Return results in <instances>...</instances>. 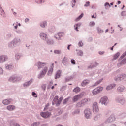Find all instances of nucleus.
I'll return each mask as SVG.
<instances>
[{"instance_id": "obj_1", "label": "nucleus", "mask_w": 126, "mask_h": 126, "mask_svg": "<svg viewBox=\"0 0 126 126\" xmlns=\"http://www.w3.org/2000/svg\"><path fill=\"white\" fill-rule=\"evenodd\" d=\"M48 71V67L45 66L44 67L43 70L40 72L39 74L38 75V78L39 79H41V78H43L45 75H46V74L47 73V72Z\"/></svg>"}, {"instance_id": "obj_2", "label": "nucleus", "mask_w": 126, "mask_h": 126, "mask_svg": "<svg viewBox=\"0 0 126 126\" xmlns=\"http://www.w3.org/2000/svg\"><path fill=\"white\" fill-rule=\"evenodd\" d=\"M51 113L49 111L42 112L40 113V116L44 118V119H48L51 117Z\"/></svg>"}, {"instance_id": "obj_3", "label": "nucleus", "mask_w": 126, "mask_h": 126, "mask_svg": "<svg viewBox=\"0 0 126 126\" xmlns=\"http://www.w3.org/2000/svg\"><path fill=\"white\" fill-rule=\"evenodd\" d=\"M99 103H101L102 105L107 106L108 105V97L107 96H103L99 100Z\"/></svg>"}, {"instance_id": "obj_4", "label": "nucleus", "mask_w": 126, "mask_h": 126, "mask_svg": "<svg viewBox=\"0 0 126 126\" xmlns=\"http://www.w3.org/2000/svg\"><path fill=\"white\" fill-rule=\"evenodd\" d=\"M8 80L10 82H17V81L21 80V78L17 76H12L9 78Z\"/></svg>"}, {"instance_id": "obj_5", "label": "nucleus", "mask_w": 126, "mask_h": 126, "mask_svg": "<svg viewBox=\"0 0 126 126\" xmlns=\"http://www.w3.org/2000/svg\"><path fill=\"white\" fill-rule=\"evenodd\" d=\"M84 114H85V117L86 118V119H90V115H91L90 109H86L84 111Z\"/></svg>"}, {"instance_id": "obj_6", "label": "nucleus", "mask_w": 126, "mask_h": 126, "mask_svg": "<svg viewBox=\"0 0 126 126\" xmlns=\"http://www.w3.org/2000/svg\"><path fill=\"white\" fill-rule=\"evenodd\" d=\"M82 97H83V93H81L73 97L72 99L73 101L75 103V102H77V101H78L80 98H82Z\"/></svg>"}, {"instance_id": "obj_7", "label": "nucleus", "mask_w": 126, "mask_h": 126, "mask_svg": "<svg viewBox=\"0 0 126 126\" xmlns=\"http://www.w3.org/2000/svg\"><path fill=\"white\" fill-rule=\"evenodd\" d=\"M8 60V57L5 55H2L0 56V63H4Z\"/></svg>"}, {"instance_id": "obj_8", "label": "nucleus", "mask_w": 126, "mask_h": 126, "mask_svg": "<svg viewBox=\"0 0 126 126\" xmlns=\"http://www.w3.org/2000/svg\"><path fill=\"white\" fill-rule=\"evenodd\" d=\"M116 120V118H115V115H111L105 121L106 124H109V123H113Z\"/></svg>"}, {"instance_id": "obj_9", "label": "nucleus", "mask_w": 126, "mask_h": 126, "mask_svg": "<svg viewBox=\"0 0 126 126\" xmlns=\"http://www.w3.org/2000/svg\"><path fill=\"white\" fill-rule=\"evenodd\" d=\"M116 101L117 103H119V104H121V105H124V104L126 103V100H125V99L121 97H117L116 98Z\"/></svg>"}, {"instance_id": "obj_10", "label": "nucleus", "mask_w": 126, "mask_h": 126, "mask_svg": "<svg viewBox=\"0 0 126 126\" xmlns=\"http://www.w3.org/2000/svg\"><path fill=\"white\" fill-rule=\"evenodd\" d=\"M93 111L94 113H97V112H99V108L98 107V103H97V102L94 103Z\"/></svg>"}, {"instance_id": "obj_11", "label": "nucleus", "mask_w": 126, "mask_h": 126, "mask_svg": "<svg viewBox=\"0 0 126 126\" xmlns=\"http://www.w3.org/2000/svg\"><path fill=\"white\" fill-rule=\"evenodd\" d=\"M68 58L66 57H64L62 61V63L64 65V66H67L68 65Z\"/></svg>"}, {"instance_id": "obj_12", "label": "nucleus", "mask_w": 126, "mask_h": 126, "mask_svg": "<svg viewBox=\"0 0 126 126\" xmlns=\"http://www.w3.org/2000/svg\"><path fill=\"white\" fill-rule=\"evenodd\" d=\"M56 36H55V38H56V39L57 40H62L63 38V36H64V33L59 32Z\"/></svg>"}, {"instance_id": "obj_13", "label": "nucleus", "mask_w": 126, "mask_h": 126, "mask_svg": "<svg viewBox=\"0 0 126 126\" xmlns=\"http://www.w3.org/2000/svg\"><path fill=\"white\" fill-rule=\"evenodd\" d=\"M32 83H33V79H31L30 80L24 83L23 84V86L24 87H25V88L28 87L29 86L31 85V84H32Z\"/></svg>"}, {"instance_id": "obj_14", "label": "nucleus", "mask_w": 126, "mask_h": 126, "mask_svg": "<svg viewBox=\"0 0 126 126\" xmlns=\"http://www.w3.org/2000/svg\"><path fill=\"white\" fill-rule=\"evenodd\" d=\"M12 41L14 42V44L16 46H19L20 45V42H21V40L18 38H15Z\"/></svg>"}, {"instance_id": "obj_15", "label": "nucleus", "mask_w": 126, "mask_h": 126, "mask_svg": "<svg viewBox=\"0 0 126 126\" xmlns=\"http://www.w3.org/2000/svg\"><path fill=\"white\" fill-rule=\"evenodd\" d=\"M82 23H77L76 24H75L74 25V30L77 31V32H78V31H79V30H78L79 28H80V27L81 26Z\"/></svg>"}, {"instance_id": "obj_16", "label": "nucleus", "mask_w": 126, "mask_h": 126, "mask_svg": "<svg viewBox=\"0 0 126 126\" xmlns=\"http://www.w3.org/2000/svg\"><path fill=\"white\" fill-rule=\"evenodd\" d=\"M15 47L16 46L12 40L8 44V49H14Z\"/></svg>"}, {"instance_id": "obj_17", "label": "nucleus", "mask_w": 126, "mask_h": 126, "mask_svg": "<svg viewBox=\"0 0 126 126\" xmlns=\"http://www.w3.org/2000/svg\"><path fill=\"white\" fill-rule=\"evenodd\" d=\"M13 100L12 98H10L9 99H5L2 101V103L3 105H9L11 102H12Z\"/></svg>"}, {"instance_id": "obj_18", "label": "nucleus", "mask_w": 126, "mask_h": 126, "mask_svg": "<svg viewBox=\"0 0 126 126\" xmlns=\"http://www.w3.org/2000/svg\"><path fill=\"white\" fill-rule=\"evenodd\" d=\"M61 71V70H57L54 77L55 79L61 78V76L62 75Z\"/></svg>"}, {"instance_id": "obj_19", "label": "nucleus", "mask_w": 126, "mask_h": 126, "mask_svg": "<svg viewBox=\"0 0 126 126\" xmlns=\"http://www.w3.org/2000/svg\"><path fill=\"white\" fill-rule=\"evenodd\" d=\"M90 101V99L89 98H84V99L82 100L81 102H82V104H83V105L84 106L85 105H87L88 103H89Z\"/></svg>"}, {"instance_id": "obj_20", "label": "nucleus", "mask_w": 126, "mask_h": 126, "mask_svg": "<svg viewBox=\"0 0 126 126\" xmlns=\"http://www.w3.org/2000/svg\"><path fill=\"white\" fill-rule=\"evenodd\" d=\"M40 38L43 40L44 41H47V34L44 33H41L39 34Z\"/></svg>"}, {"instance_id": "obj_21", "label": "nucleus", "mask_w": 126, "mask_h": 126, "mask_svg": "<svg viewBox=\"0 0 126 126\" xmlns=\"http://www.w3.org/2000/svg\"><path fill=\"white\" fill-rule=\"evenodd\" d=\"M35 65L37 66L38 69H40V68H43L44 67V65H42V62L41 61H38L35 64Z\"/></svg>"}, {"instance_id": "obj_22", "label": "nucleus", "mask_w": 126, "mask_h": 126, "mask_svg": "<svg viewBox=\"0 0 126 126\" xmlns=\"http://www.w3.org/2000/svg\"><path fill=\"white\" fill-rule=\"evenodd\" d=\"M126 74H119L117 75V77L119 79V80H123L125 78H126Z\"/></svg>"}, {"instance_id": "obj_23", "label": "nucleus", "mask_w": 126, "mask_h": 126, "mask_svg": "<svg viewBox=\"0 0 126 126\" xmlns=\"http://www.w3.org/2000/svg\"><path fill=\"white\" fill-rule=\"evenodd\" d=\"M5 68H6V69H8V70H11V69H13V68H14V66L11 64H7L5 65Z\"/></svg>"}, {"instance_id": "obj_24", "label": "nucleus", "mask_w": 126, "mask_h": 126, "mask_svg": "<svg viewBox=\"0 0 126 126\" xmlns=\"http://www.w3.org/2000/svg\"><path fill=\"white\" fill-rule=\"evenodd\" d=\"M6 109L8 110V111H13V110H15V106L10 105L8 106Z\"/></svg>"}, {"instance_id": "obj_25", "label": "nucleus", "mask_w": 126, "mask_h": 126, "mask_svg": "<svg viewBox=\"0 0 126 126\" xmlns=\"http://www.w3.org/2000/svg\"><path fill=\"white\" fill-rule=\"evenodd\" d=\"M12 38V34L9 33L6 34L5 36V39L6 40H10Z\"/></svg>"}, {"instance_id": "obj_26", "label": "nucleus", "mask_w": 126, "mask_h": 126, "mask_svg": "<svg viewBox=\"0 0 126 126\" xmlns=\"http://www.w3.org/2000/svg\"><path fill=\"white\" fill-rule=\"evenodd\" d=\"M74 78V75H71L69 77H66L65 78L66 82H68V81H70V80H72V79H73Z\"/></svg>"}, {"instance_id": "obj_27", "label": "nucleus", "mask_w": 126, "mask_h": 126, "mask_svg": "<svg viewBox=\"0 0 126 126\" xmlns=\"http://www.w3.org/2000/svg\"><path fill=\"white\" fill-rule=\"evenodd\" d=\"M125 90V87L124 86H120L117 88L118 92H123Z\"/></svg>"}, {"instance_id": "obj_28", "label": "nucleus", "mask_w": 126, "mask_h": 126, "mask_svg": "<svg viewBox=\"0 0 126 126\" xmlns=\"http://www.w3.org/2000/svg\"><path fill=\"white\" fill-rule=\"evenodd\" d=\"M54 71V68L53 67H51L48 71L47 75L48 76H51L52 75V73H53V72Z\"/></svg>"}, {"instance_id": "obj_29", "label": "nucleus", "mask_w": 126, "mask_h": 126, "mask_svg": "<svg viewBox=\"0 0 126 126\" xmlns=\"http://www.w3.org/2000/svg\"><path fill=\"white\" fill-rule=\"evenodd\" d=\"M35 2L38 4H42V3H44V2H46V0H36Z\"/></svg>"}, {"instance_id": "obj_30", "label": "nucleus", "mask_w": 126, "mask_h": 126, "mask_svg": "<svg viewBox=\"0 0 126 126\" xmlns=\"http://www.w3.org/2000/svg\"><path fill=\"white\" fill-rule=\"evenodd\" d=\"M119 116L121 119H125V118L126 117V112L120 113Z\"/></svg>"}, {"instance_id": "obj_31", "label": "nucleus", "mask_w": 126, "mask_h": 126, "mask_svg": "<svg viewBox=\"0 0 126 126\" xmlns=\"http://www.w3.org/2000/svg\"><path fill=\"white\" fill-rule=\"evenodd\" d=\"M83 15H84V14L82 13L78 17L75 19V21H79V20H80V19L83 17Z\"/></svg>"}, {"instance_id": "obj_32", "label": "nucleus", "mask_w": 126, "mask_h": 126, "mask_svg": "<svg viewBox=\"0 0 126 126\" xmlns=\"http://www.w3.org/2000/svg\"><path fill=\"white\" fill-rule=\"evenodd\" d=\"M120 56V52L116 53L113 56V60H117Z\"/></svg>"}, {"instance_id": "obj_33", "label": "nucleus", "mask_w": 126, "mask_h": 126, "mask_svg": "<svg viewBox=\"0 0 126 126\" xmlns=\"http://www.w3.org/2000/svg\"><path fill=\"white\" fill-rule=\"evenodd\" d=\"M125 63H126V57L124 58L119 62V64L120 65H122V64H125Z\"/></svg>"}, {"instance_id": "obj_34", "label": "nucleus", "mask_w": 126, "mask_h": 126, "mask_svg": "<svg viewBox=\"0 0 126 126\" xmlns=\"http://www.w3.org/2000/svg\"><path fill=\"white\" fill-rule=\"evenodd\" d=\"M49 31L51 33H54L56 31V28L54 26H52L49 28Z\"/></svg>"}, {"instance_id": "obj_35", "label": "nucleus", "mask_w": 126, "mask_h": 126, "mask_svg": "<svg viewBox=\"0 0 126 126\" xmlns=\"http://www.w3.org/2000/svg\"><path fill=\"white\" fill-rule=\"evenodd\" d=\"M102 117V114H98L96 116H95L94 120V121H98L99 119H100Z\"/></svg>"}, {"instance_id": "obj_36", "label": "nucleus", "mask_w": 126, "mask_h": 126, "mask_svg": "<svg viewBox=\"0 0 126 126\" xmlns=\"http://www.w3.org/2000/svg\"><path fill=\"white\" fill-rule=\"evenodd\" d=\"M40 25L42 27V28H45V27H46V26L47 25V22H42L41 23H40Z\"/></svg>"}, {"instance_id": "obj_37", "label": "nucleus", "mask_w": 126, "mask_h": 126, "mask_svg": "<svg viewBox=\"0 0 126 126\" xmlns=\"http://www.w3.org/2000/svg\"><path fill=\"white\" fill-rule=\"evenodd\" d=\"M81 89L79 87H76L73 90V92H75V93H78V92H79L80 91Z\"/></svg>"}, {"instance_id": "obj_38", "label": "nucleus", "mask_w": 126, "mask_h": 126, "mask_svg": "<svg viewBox=\"0 0 126 126\" xmlns=\"http://www.w3.org/2000/svg\"><path fill=\"white\" fill-rule=\"evenodd\" d=\"M94 89H95V90H96L98 93H100V92L103 90V87H98Z\"/></svg>"}, {"instance_id": "obj_39", "label": "nucleus", "mask_w": 126, "mask_h": 126, "mask_svg": "<svg viewBox=\"0 0 126 126\" xmlns=\"http://www.w3.org/2000/svg\"><path fill=\"white\" fill-rule=\"evenodd\" d=\"M83 106L84 105L81 101L78 102L76 105L77 108H81V107H83Z\"/></svg>"}, {"instance_id": "obj_40", "label": "nucleus", "mask_w": 126, "mask_h": 126, "mask_svg": "<svg viewBox=\"0 0 126 126\" xmlns=\"http://www.w3.org/2000/svg\"><path fill=\"white\" fill-rule=\"evenodd\" d=\"M70 99V96L68 97L67 98H65L63 101V105H66V103L68 102V100Z\"/></svg>"}, {"instance_id": "obj_41", "label": "nucleus", "mask_w": 126, "mask_h": 126, "mask_svg": "<svg viewBox=\"0 0 126 126\" xmlns=\"http://www.w3.org/2000/svg\"><path fill=\"white\" fill-rule=\"evenodd\" d=\"M97 30L99 34H101V33L102 34V33H104V31L99 27L97 28Z\"/></svg>"}, {"instance_id": "obj_42", "label": "nucleus", "mask_w": 126, "mask_h": 126, "mask_svg": "<svg viewBox=\"0 0 126 126\" xmlns=\"http://www.w3.org/2000/svg\"><path fill=\"white\" fill-rule=\"evenodd\" d=\"M47 45H53L54 44V40L49 39L47 41Z\"/></svg>"}, {"instance_id": "obj_43", "label": "nucleus", "mask_w": 126, "mask_h": 126, "mask_svg": "<svg viewBox=\"0 0 126 126\" xmlns=\"http://www.w3.org/2000/svg\"><path fill=\"white\" fill-rule=\"evenodd\" d=\"M89 83V82H87L86 80H85L82 82L81 85L82 86L84 87L85 86L87 85Z\"/></svg>"}, {"instance_id": "obj_44", "label": "nucleus", "mask_w": 126, "mask_h": 126, "mask_svg": "<svg viewBox=\"0 0 126 126\" xmlns=\"http://www.w3.org/2000/svg\"><path fill=\"white\" fill-rule=\"evenodd\" d=\"M77 55L80 57H82V56H83V51H82L81 50H79L78 52H77Z\"/></svg>"}, {"instance_id": "obj_45", "label": "nucleus", "mask_w": 126, "mask_h": 126, "mask_svg": "<svg viewBox=\"0 0 126 126\" xmlns=\"http://www.w3.org/2000/svg\"><path fill=\"white\" fill-rule=\"evenodd\" d=\"M95 25H96V23H95V22L94 21L90 22L89 23V26H90L91 27L95 26Z\"/></svg>"}, {"instance_id": "obj_46", "label": "nucleus", "mask_w": 126, "mask_h": 126, "mask_svg": "<svg viewBox=\"0 0 126 126\" xmlns=\"http://www.w3.org/2000/svg\"><path fill=\"white\" fill-rule=\"evenodd\" d=\"M80 113V109H76L74 112H73L72 114L73 115H74L75 114H79Z\"/></svg>"}, {"instance_id": "obj_47", "label": "nucleus", "mask_w": 126, "mask_h": 126, "mask_svg": "<svg viewBox=\"0 0 126 126\" xmlns=\"http://www.w3.org/2000/svg\"><path fill=\"white\" fill-rule=\"evenodd\" d=\"M54 54H57V55H61V51L59 50H55L54 51Z\"/></svg>"}, {"instance_id": "obj_48", "label": "nucleus", "mask_w": 126, "mask_h": 126, "mask_svg": "<svg viewBox=\"0 0 126 126\" xmlns=\"http://www.w3.org/2000/svg\"><path fill=\"white\" fill-rule=\"evenodd\" d=\"M84 6H85V7H88V6H90V1L86 2V3L84 5Z\"/></svg>"}, {"instance_id": "obj_49", "label": "nucleus", "mask_w": 126, "mask_h": 126, "mask_svg": "<svg viewBox=\"0 0 126 126\" xmlns=\"http://www.w3.org/2000/svg\"><path fill=\"white\" fill-rule=\"evenodd\" d=\"M62 103V101H60L59 99L57 100L56 101V107H59L61 105V103Z\"/></svg>"}, {"instance_id": "obj_50", "label": "nucleus", "mask_w": 126, "mask_h": 126, "mask_svg": "<svg viewBox=\"0 0 126 126\" xmlns=\"http://www.w3.org/2000/svg\"><path fill=\"white\" fill-rule=\"evenodd\" d=\"M41 88L42 89H43V90L45 91V90H46V88H47V84H44L42 85Z\"/></svg>"}, {"instance_id": "obj_51", "label": "nucleus", "mask_w": 126, "mask_h": 126, "mask_svg": "<svg viewBox=\"0 0 126 126\" xmlns=\"http://www.w3.org/2000/svg\"><path fill=\"white\" fill-rule=\"evenodd\" d=\"M32 96H33V97H34L35 98H37L38 97V95H37V94L35 93V92H32Z\"/></svg>"}, {"instance_id": "obj_52", "label": "nucleus", "mask_w": 126, "mask_h": 126, "mask_svg": "<svg viewBox=\"0 0 126 126\" xmlns=\"http://www.w3.org/2000/svg\"><path fill=\"white\" fill-rule=\"evenodd\" d=\"M111 89H113V86L112 85H109L106 87V90H111Z\"/></svg>"}, {"instance_id": "obj_53", "label": "nucleus", "mask_w": 126, "mask_h": 126, "mask_svg": "<svg viewBox=\"0 0 126 126\" xmlns=\"http://www.w3.org/2000/svg\"><path fill=\"white\" fill-rule=\"evenodd\" d=\"M92 93H93V95H97V94H98V93H99L97 92V91L96 90H95V89H94Z\"/></svg>"}, {"instance_id": "obj_54", "label": "nucleus", "mask_w": 126, "mask_h": 126, "mask_svg": "<svg viewBox=\"0 0 126 126\" xmlns=\"http://www.w3.org/2000/svg\"><path fill=\"white\" fill-rule=\"evenodd\" d=\"M16 32L17 33V34H23V31H22L21 30L16 31Z\"/></svg>"}, {"instance_id": "obj_55", "label": "nucleus", "mask_w": 126, "mask_h": 126, "mask_svg": "<svg viewBox=\"0 0 126 126\" xmlns=\"http://www.w3.org/2000/svg\"><path fill=\"white\" fill-rule=\"evenodd\" d=\"M49 106H50V104L49 103H47V104L45 105L44 111H46V110H48V107Z\"/></svg>"}, {"instance_id": "obj_56", "label": "nucleus", "mask_w": 126, "mask_h": 126, "mask_svg": "<svg viewBox=\"0 0 126 126\" xmlns=\"http://www.w3.org/2000/svg\"><path fill=\"white\" fill-rule=\"evenodd\" d=\"M100 84V82L97 81H96L94 84L93 85H92V87H94V86H97V85Z\"/></svg>"}, {"instance_id": "obj_57", "label": "nucleus", "mask_w": 126, "mask_h": 126, "mask_svg": "<svg viewBox=\"0 0 126 126\" xmlns=\"http://www.w3.org/2000/svg\"><path fill=\"white\" fill-rule=\"evenodd\" d=\"M71 63L72 64H73V65L76 64V62H75V60L74 59L71 60Z\"/></svg>"}, {"instance_id": "obj_58", "label": "nucleus", "mask_w": 126, "mask_h": 126, "mask_svg": "<svg viewBox=\"0 0 126 126\" xmlns=\"http://www.w3.org/2000/svg\"><path fill=\"white\" fill-rule=\"evenodd\" d=\"M98 65H99V63L95 62V63L93 65V67H96L98 66Z\"/></svg>"}, {"instance_id": "obj_59", "label": "nucleus", "mask_w": 126, "mask_h": 126, "mask_svg": "<svg viewBox=\"0 0 126 126\" xmlns=\"http://www.w3.org/2000/svg\"><path fill=\"white\" fill-rule=\"evenodd\" d=\"M125 56H126L125 55V54L124 53H123V54L121 56V57L119 59V61H121V60H123Z\"/></svg>"}, {"instance_id": "obj_60", "label": "nucleus", "mask_w": 126, "mask_h": 126, "mask_svg": "<svg viewBox=\"0 0 126 126\" xmlns=\"http://www.w3.org/2000/svg\"><path fill=\"white\" fill-rule=\"evenodd\" d=\"M125 56H126L125 55V54L124 53H123V54L121 56V57L119 59V61H121V60H123Z\"/></svg>"}, {"instance_id": "obj_61", "label": "nucleus", "mask_w": 126, "mask_h": 126, "mask_svg": "<svg viewBox=\"0 0 126 126\" xmlns=\"http://www.w3.org/2000/svg\"><path fill=\"white\" fill-rule=\"evenodd\" d=\"M122 16H126V11H123L121 13Z\"/></svg>"}, {"instance_id": "obj_62", "label": "nucleus", "mask_w": 126, "mask_h": 126, "mask_svg": "<svg viewBox=\"0 0 126 126\" xmlns=\"http://www.w3.org/2000/svg\"><path fill=\"white\" fill-rule=\"evenodd\" d=\"M78 46L79 47H83V43L82 41H79L78 43Z\"/></svg>"}, {"instance_id": "obj_63", "label": "nucleus", "mask_w": 126, "mask_h": 126, "mask_svg": "<svg viewBox=\"0 0 126 126\" xmlns=\"http://www.w3.org/2000/svg\"><path fill=\"white\" fill-rule=\"evenodd\" d=\"M39 124H40V123H39V122H34L33 123L32 126H39Z\"/></svg>"}, {"instance_id": "obj_64", "label": "nucleus", "mask_w": 126, "mask_h": 126, "mask_svg": "<svg viewBox=\"0 0 126 126\" xmlns=\"http://www.w3.org/2000/svg\"><path fill=\"white\" fill-rule=\"evenodd\" d=\"M0 74L1 75L3 74V69H2L1 67H0Z\"/></svg>"}]
</instances>
